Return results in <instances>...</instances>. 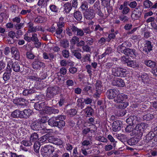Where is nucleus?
<instances>
[{"label":"nucleus","instance_id":"603ef678","mask_svg":"<svg viewBox=\"0 0 157 157\" xmlns=\"http://www.w3.org/2000/svg\"><path fill=\"white\" fill-rule=\"evenodd\" d=\"M107 138L109 141L111 142V144L113 145L114 147H115L117 141H115L113 137L110 135H109L107 136Z\"/></svg>","mask_w":157,"mask_h":157},{"label":"nucleus","instance_id":"412c9836","mask_svg":"<svg viewBox=\"0 0 157 157\" xmlns=\"http://www.w3.org/2000/svg\"><path fill=\"white\" fill-rule=\"evenodd\" d=\"M40 124L38 121H35L31 125V128L34 130L39 131L41 129Z\"/></svg>","mask_w":157,"mask_h":157},{"label":"nucleus","instance_id":"c85d7f7f","mask_svg":"<svg viewBox=\"0 0 157 157\" xmlns=\"http://www.w3.org/2000/svg\"><path fill=\"white\" fill-rule=\"evenodd\" d=\"M140 78H141L142 82L144 84L148 83L150 81L149 76L146 73H143L142 74Z\"/></svg>","mask_w":157,"mask_h":157},{"label":"nucleus","instance_id":"6ab92c4d","mask_svg":"<svg viewBox=\"0 0 157 157\" xmlns=\"http://www.w3.org/2000/svg\"><path fill=\"white\" fill-rule=\"evenodd\" d=\"M33 68L35 69L40 68L41 67H44V63L38 59H35L32 64Z\"/></svg>","mask_w":157,"mask_h":157},{"label":"nucleus","instance_id":"09e8293b","mask_svg":"<svg viewBox=\"0 0 157 157\" xmlns=\"http://www.w3.org/2000/svg\"><path fill=\"white\" fill-rule=\"evenodd\" d=\"M154 117V115L149 113L144 115L143 117L144 120L149 121L153 119Z\"/></svg>","mask_w":157,"mask_h":157},{"label":"nucleus","instance_id":"20e7f679","mask_svg":"<svg viewBox=\"0 0 157 157\" xmlns=\"http://www.w3.org/2000/svg\"><path fill=\"white\" fill-rule=\"evenodd\" d=\"M112 74L115 76L123 77L125 75L126 70L121 67H115L112 69Z\"/></svg>","mask_w":157,"mask_h":157},{"label":"nucleus","instance_id":"c756f323","mask_svg":"<svg viewBox=\"0 0 157 157\" xmlns=\"http://www.w3.org/2000/svg\"><path fill=\"white\" fill-rule=\"evenodd\" d=\"M21 111L19 109H16L12 113L11 116L15 118H21Z\"/></svg>","mask_w":157,"mask_h":157},{"label":"nucleus","instance_id":"1a4fd4ad","mask_svg":"<svg viewBox=\"0 0 157 157\" xmlns=\"http://www.w3.org/2000/svg\"><path fill=\"white\" fill-rule=\"evenodd\" d=\"M66 118V116L64 115H60L58 116V120L56 127L60 129H62L65 126V122L64 120Z\"/></svg>","mask_w":157,"mask_h":157},{"label":"nucleus","instance_id":"6e6d98bb","mask_svg":"<svg viewBox=\"0 0 157 157\" xmlns=\"http://www.w3.org/2000/svg\"><path fill=\"white\" fill-rule=\"evenodd\" d=\"M101 5L103 6L108 7L109 6L110 0H101Z\"/></svg>","mask_w":157,"mask_h":157},{"label":"nucleus","instance_id":"37998d69","mask_svg":"<svg viewBox=\"0 0 157 157\" xmlns=\"http://www.w3.org/2000/svg\"><path fill=\"white\" fill-rule=\"evenodd\" d=\"M67 114L71 117L75 116L77 113V110L74 108L71 109L67 111Z\"/></svg>","mask_w":157,"mask_h":157},{"label":"nucleus","instance_id":"052dcab7","mask_svg":"<svg viewBox=\"0 0 157 157\" xmlns=\"http://www.w3.org/2000/svg\"><path fill=\"white\" fill-rule=\"evenodd\" d=\"M48 134H47L41 137L40 138V141L41 143H47L48 142Z\"/></svg>","mask_w":157,"mask_h":157},{"label":"nucleus","instance_id":"6e6552de","mask_svg":"<svg viewBox=\"0 0 157 157\" xmlns=\"http://www.w3.org/2000/svg\"><path fill=\"white\" fill-rule=\"evenodd\" d=\"M121 52L125 55L131 57H136L137 54L136 50L134 49L125 48L124 50H121Z\"/></svg>","mask_w":157,"mask_h":157},{"label":"nucleus","instance_id":"ea45409f","mask_svg":"<svg viewBox=\"0 0 157 157\" xmlns=\"http://www.w3.org/2000/svg\"><path fill=\"white\" fill-rule=\"evenodd\" d=\"M90 56V54L84 55L82 57L81 61L82 62H90L91 61Z\"/></svg>","mask_w":157,"mask_h":157},{"label":"nucleus","instance_id":"a211bd4d","mask_svg":"<svg viewBox=\"0 0 157 157\" xmlns=\"http://www.w3.org/2000/svg\"><path fill=\"white\" fill-rule=\"evenodd\" d=\"M9 63L10 66L11 65V68H12L13 70L15 72H19L21 71L20 64L19 63L16 62L13 63L12 60L9 61L8 62V63Z\"/></svg>","mask_w":157,"mask_h":157},{"label":"nucleus","instance_id":"c9c22d12","mask_svg":"<svg viewBox=\"0 0 157 157\" xmlns=\"http://www.w3.org/2000/svg\"><path fill=\"white\" fill-rule=\"evenodd\" d=\"M43 57L44 59L51 60L54 58V55L52 53L48 54L46 52H44L43 54Z\"/></svg>","mask_w":157,"mask_h":157},{"label":"nucleus","instance_id":"a19ab883","mask_svg":"<svg viewBox=\"0 0 157 157\" xmlns=\"http://www.w3.org/2000/svg\"><path fill=\"white\" fill-rule=\"evenodd\" d=\"M102 82L99 80H97L95 84V90L96 91H102Z\"/></svg>","mask_w":157,"mask_h":157},{"label":"nucleus","instance_id":"864d4df0","mask_svg":"<svg viewBox=\"0 0 157 157\" xmlns=\"http://www.w3.org/2000/svg\"><path fill=\"white\" fill-rule=\"evenodd\" d=\"M71 52L73 55L78 59H81L82 58L81 54L80 53L78 52L75 50H71Z\"/></svg>","mask_w":157,"mask_h":157},{"label":"nucleus","instance_id":"0eeeda50","mask_svg":"<svg viewBox=\"0 0 157 157\" xmlns=\"http://www.w3.org/2000/svg\"><path fill=\"white\" fill-rule=\"evenodd\" d=\"M95 13L94 10L91 8H89L84 13V17L86 19L91 20L95 16Z\"/></svg>","mask_w":157,"mask_h":157},{"label":"nucleus","instance_id":"f8f14e48","mask_svg":"<svg viewBox=\"0 0 157 157\" xmlns=\"http://www.w3.org/2000/svg\"><path fill=\"white\" fill-rule=\"evenodd\" d=\"M117 95L116 97L114 99V101L116 103H120L125 101L128 98L127 95L124 94H118Z\"/></svg>","mask_w":157,"mask_h":157},{"label":"nucleus","instance_id":"4be33fe9","mask_svg":"<svg viewBox=\"0 0 157 157\" xmlns=\"http://www.w3.org/2000/svg\"><path fill=\"white\" fill-rule=\"evenodd\" d=\"M121 122L118 121H116L113 122L112 124V127L113 131L117 132L121 129Z\"/></svg>","mask_w":157,"mask_h":157},{"label":"nucleus","instance_id":"f257e3e1","mask_svg":"<svg viewBox=\"0 0 157 157\" xmlns=\"http://www.w3.org/2000/svg\"><path fill=\"white\" fill-rule=\"evenodd\" d=\"M148 126L147 124L141 123L137 124L132 132L130 133L131 136H138V138H141L143 134V132Z\"/></svg>","mask_w":157,"mask_h":157},{"label":"nucleus","instance_id":"72a5a7b5","mask_svg":"<svg viewBox=\"0 0 157 157\" xmlns=\"http://www.w3.org/2000/svg\"><path fill=\"white\" fill-rule=\"evenodd\" d=\"M116 137L122 142H125L127 140L126 135L122 134H118L115 135Z\"/></svg>","mask_w":157,"mask_h":157},{"label":"nucleus","instance_id":"4c0bfd02","mask_svg":"<svg viewBox=\"0 0 157 157\" xmlns=\"http://www.w3.org/2000/svg\"><path fill=\"white\" fill-rule=\"evenodd\" d=\"M88 2L86 1H84L81 2L80 8L82 11H86L88 9Z\"/></svg>","mask_w":157,"mask_h":157},{"label":"nucleus","instance_id":"423d86ee","mask_svg":"<svg viewBox=\"0 0 157 157\" xmlns=\"http://www.w3.org/2000/svg\"><path fill=\"white\" fill-rule=\"evenodd\" d=\"M59 91V87L56 86L48 88L47 96L50 98H52L54 96L57 94Z\"/></svg>","mask_w":157,"mask_h":157},{"label":"nucleus","instance_id":"e2e57ef3","mask_svg":"<svg viewBox=\"0 0 157 157\" xmlns=\"http://www.w3.org/2000/svg\"><path fill=\"white\" fill-rule=\"evenodd\" d=\"M47 109L49 110V112L48 113L49 114H50L51 113L54 114L58 113L59 111L58 109H52L50 107H48V109Z\"/></svg>","mask_w":157,"mask_h":157},{"label":"nucleus","instance_id":"9d476101","mask_svg":"<svg viewBox=\"0 0 157 157\" xmlns=\"http://www.w3.org/2000/svg\"><path fill=\"white\" fill-rule=\"evenodd\" d=\"M9 64V63H7L6 71L2 76L3 79L5 82L10 79L11 75L12 69Z\"/></svg>","mask_w":157,"mask_h":157},{"label":"nucleus","instance_id":"c03bdc74","mask_svg":"<svg viewBox=\"0 0 157 157\" xmlns=\"http://www.w3.org/2000/svg\"><path fill=\"white\" fill-rule=\"evenodd\" d=\"M155 134L153 132H150L146 136V140L148 141L152 140L155 137Z\"/></svg>","mask_w":157,"mask_h":157},{"label":"nucleus","instance_id":"338daca9","mask_svg":"<svg viewBox=\"0 0 157 157\" xmlns=\"http://www.w3.org/2000/svg\"><path fill=\"white\" fill-rule=\"evenodd\" d=\"M63 56L65 58H67L70 56V53L69 51L66 49H64L62 51Z\"/></svg>","mask_w":157,"mask_h":157},{"label":"nucleus","instance_id":"2f4dec72","mask_svg":"<svg viewBox=\"0 0 157 157\" xmlns=\"http://www.w3.org/2000/svg\"><path fill=\"white\" fill-rule=\"evenodd\" d=\"M144 63L151 68H154L156 65L155 62L151 60H146L144 61Z\"/></svg>","mask_w":157,"mask_h":157},{"label":"nucleus","instance_id":"bb28decb","mask_svg":"<svg viewBox=\"0 0 157 157\" xmlns=\"http://www.w3.org/2000/svg\"><path fill=\"white\" fill-rule=\"evenodd\" d=\"M140 138L133 137L131 138L127 141L128 144L131 146L136 145L140 141Z\"/></svg>","mask_w":157,"mask_h":157},{"label":"nucleus","instance_id":"aec40b11","mask_svg":"<svg viewBox=\"0 0 157 157\" xmlns=\"http://www.w3.org/2000/svg\"><path fill=\"white\" fill-rule=\"evenodd\" d=\"M21 112V118L27 119L31 114V111L29 109H25Z\"/></svg>","mask_w":157,"mask_h":157},{"label":"nucleus","instance_id":"39448f33","mask_svg":"<svg viewBox=\"0 0 157 157\" xmlns=\"http://www.w3.org/2000/svg\"><path fill=\"white\" fill-rule=\"evenodd\" d=\"M154 45L152 43L148 40L144 41V47L143 48V51L146 54H149L151 51L153 50Z\"/></svg>","mask_w":157,"mask_h":157},{"label":"nucleus","instance_id":"473e14b6","mask_svg":"<svg viewBox=\"0 0 157 157\" xmlns=\"http://www.w3.org/2000/svg\"><path fill=\"white\" fill-rule=\"evenodd\" d=\"M91 136H89L87 138L86 140H85L82 142V145L83 146H87L92 144Z\"/></svg>","mask_w":157,"mask_h":157},{"label":"nucleus","instance_id":"69168bd1","mask_svg":"<svg viewBox=\"0 0 157 157\" xmlns=\"http://www.w3.org/2000/svg\"><path fill=\"white\" fill-rule=\"evenodd\" d=\"M119 18L120 20L123 21V22H126L128 20V17L124 15H122L120 16Z\"/></svg>","mask_w":157,"mask_h":157},{"label":"nucleus","instance_id":"bf43d9fd","mask_svg":"<svg viewBox=\"0 0 157 157\" xmlns=\"http://www.w3.org/2000/svg\"><path fill=\"white\" fill-rule=\"evenodd\" d=\"M48 118L49 117L48 116H43L40 119L38 120V121L40 123V124L45 123L47 122Z\"/></svg>","mask_w":157,"mask_h":157},{"label":"nucleus","instance_id":"680f3d73","mask_svg":"<svg viewBox=\"0 0 157 157\" xmlns=\"http://www.w3.org/2000/svg\"><path fill=\"white\" fill-rule=\"evenodd\" d=\"M85 68L86 70V71L88 74H89L90 75H92V67L90 65L87 64Z\"/></svg>","mask_w":157,"mask_h":157},{"label":"nucleus","instance_id":"a878e982","mask_svg":"<svg viewBox=\"0 0 157 157\" xmlns=\"http://www.w3.org/2000/svg\"><path fill=\"white\" fill-rule=\"evenodd\" d=\"M58 118V116L55 117H52L49 119L48 121V124L52 127H56Z\"/></svg>","mask_w":157,"mask_h":157},{"label":"nucleus","instance_id":"7ed1b4c3","mask_svg":"<svg viewBox=\"0 0 157 157\" xmlns=\"http://www.w3.org/2000/svg\"><path fill=\"white\" fill-rule=\"evenodd\" d=\"M54 151V148L53 147L48 145L42 147L40 150V152L43 156L47 157L49 156Z\"/></svg>","mask_w":157,"mask_h":157},{"label":"nucleus","instance_id":"dca6fc26","mask_svg":"<svg viewBox=\"0 0 157 157\" xmlns=\"http://www.w3.org/2000/svg\"><path fill=\"white\" fill-rule=\"evenodd\" d=\"M112 84L113 86L119 87H123L125 85L123 80L119 78H114L112 81Z\"/></svg>","mask_w":157,"mask_h":157},{"label":"nucleus","instance_id":"49530a36","mask_svg":"<svg viewBox=\"0 0 157 157\" xmlns=\"http://www.w3.org/2000/svg\"><path fill=\"white\" fill-rule=\"evenodd\" d=\"M85 111L88 117L92 116L94 113L93 109L90 107H88L85 109Z\"/></svg>","mask_w":157,"mask_h":157},{"label":"nucleus","instance_id":"9b49d317","mask_svg":"<svg viewBox=\"0 0 157 157\" xmlns=\"http://www.w3.org/2000/svg\"><path fill=\"white\" fill-rule=\"evenodd\" d=\"M128 2L125 1L123 4L120 5L119 8V10H122L121 13L123 15H126L129 13L130 10L129 7L127 6Z\"/></svg>","mask_w":157,"mask_h":157},{"label":"nucleus","instance_id":"ddd939ff","mask_svg":"<svg viewBox=\"0 0 157 157\" xmlns=\"http://www.w3.org/2000/svg\"><path fill=\"white\" fill-rule=\"evenodd\" d=\"M119 92V91L117 89H110L107 90L106 95L109 99H114Z\"/></svg>","mask_w":157,"mask_h":157},{"label":"nucleus","instance_id":"774afa93","mask_svg":"<svg viewBox=\"0 0 157 157\" xmlns=\"http://www.w3.org/2000/svg\"><path fill=\"white\" fill-rule=\"evenodd\" d=\"M96 139L98 141L104 143H106L108 141L107 139L105 137L101 136L97 137Z\"/></svg>","mask_w":157,"mask_h":157},{"label":"nucleus","instance_id":"f03ea898","mask_svg":"<svg viewBox=\"0 0 157 157\" xmlns=\"http://www.w3.org/2000/svg\"><path fill=\"white\" fill-rule=\"evenodd\" d=\"M76 33L77 36L82 37L84 35L83 29H79L74 25L71 26L69 28L66 29V33L69 36H72V33Z\"/></svg>","mask_w":157,"mask_h":157},{"label":"nucleus","instance_id":"2eb2a0df","mask_svg":"<svg viewBox=\"0 0 157 157\" xmlns=\"http://www.w3.org/2000/svg\"><path fill=\"white\" fill-rule=\"evenodd\" d=\"M13 102L14 104L22 107L27 105V101L25 99L22 98L14 99Z\"/></svg>","mask_w":157,"mask_h":157},{"label":"nucleus","instance_id":"e433bc0d","mask_svg":"<svg viewBox=\"0 0 157 157\" xmlns=\"http://www.w3.org/2000/svg\"><path fill=\"white\" fill-rule=\"evenodd\" d=\"M64 10L65 12L69 13L72 9V6L71 3L69 2H67L63 5Z\"/></svg>","mask_w":157,"mask_h":157},{"label":"nucleus","instance_id":"5701e85b","mask_svg":"<svg viewBox=\"0 0 157 157\" xmlns=\"http://www.w3.org/2000/svg\"><path fill=\"white\" fill-rule=\"evenodd\" d=\"M125 62L127 63V66L128 67L133 68L139 67V65L135 60H126Z\"/></svg>","mask_w":157,"mask_h":157},{"label":"nucleus","instance_id":"cd10ccee","mask_svg":"<svg viewBox=\"0 0 157 157\" xmlns=\"http://www.w3.org/2000/svg\"><path fill=\"white\" fill-rule=\"evenodd\" d=\"M74 18L78 21H81L82 17L81 12L79 11H76L74 12Z\"/></svg>","mask_w":157,"mask_h":157},{"label":"nucleus","instance_id":"4d7b16f0","mask_svg":"<svg viewBox=\"0 0 157 157\" xmlns=\"http://www.w3.org/2000/svg\"><path fill=\"white\" fill-rule=\"evenodd\" d=\"M37 5L40 8H43L46 6L47 3L44 2V0H39Z\"/></svg>","mask_w":157,"mask_h":157},{"label":"nucleus","instance_id":"393cba45","mask_svg":"<svg viewBox=\"0 0 157 157\" xmlns=\"http://www.w3.org/2000/svg\"><path fill=\"white\" fill-rule=\"evenodd\" d=\"M11 52L12 54L14 55L16 59H17L19 58V52L16 47H11Z\"/></svg>","mask_w":157,"mask_h":157},{"label":"nucleus","instance_id":"4468645a","mask_svg":"<svg viewBox=\"0 0 157 157\" xmlns=\"http://www.w3.org/2000/svg\"><path fill=\"white\" fill-rule=\"evenodd\" d=\"M141 13L140 9L138 7L136 8L134 10L131 17L134 20H140V19Z\"/></svg>","mask_w":157,"mask_h":157},{"label":"nucleus","instance_id":"5fc2aeb1","mask_svg":"<svg viewBox=\"0 0 157 157\" xmlns=\"http://www.w3.org/2000/svg\"><path fill=\"white\" fill-rule=\"evenodd\" d=\"M37 31V26L33 27L29 25L27 32L29 33L36 32Z\"/></svg>","mask_w":157,"mask_h":157},{"label":"nucleus","instance_id":"3c124183","mask_svg":"<svg viewBox=\"0 0 157 157\" xmlns=\"http://www.w3.org/2000/svg\"><path fill=\"white\" fill-rule=\"evenodd\" d=\"M69 42L67 40H63L60 42V46L63 48H66L69 47Z\"/></svg>","mask_w":157,"mask_h":157},{"label":"nucleus","instance_id":"13d9d810","mask_svg":"<svg viewBox=\"0 0 157 157\" xmlns=\"http://www.w3.org/2000/svg\"><path fill=\"white\" fill-rule=\"evenodd\" d=\"M21 143L26 147L30 146L32 145V143L30 140L29 141L23 140L21 142Z\"/></svg>","mask_w":157,"mask_h":157},{"label":"nucleus","instance_id":"b1692460","mask_svg":"<svg viewBox=\"0 0 157 157\" xmlns=\"http://www.w3.org/2000/svg\"><path fill=\"white\" fill-rule=\"evenodd\" d=\"M46 106L45 102H42L40 103L38 102L35 103L34 107L36 110L40 111L43 110Z\"/></svg>","mask_w":157,"mask_h":157},{"label":"nucleus","instance_id":"79ce46f5","mask_svg":"<svg viewBox=\"0 0 157 157\" xmlns=\"http://www.w3.org/2000/svg\"><path fill=\"white\" fill-rule=\"evenodd\" d=\"M38 134L37 133L34 132L31 135L30 138V140L31 142L34 141L36 142L38 140Z\"/></svg>","mask_w":157,"mask_h":157},{"label":"nucleus","instance_id":"f704fd0d","mask_svg":"<svg viewBox=\"0 0 157 157\" xmlns=\"http://www.w3.org/2000/svg\"><path fill=\"white\" fill-rule=\"evenodd\" d=\"M40 143L38 142H35L34 144V150L35 152L36 153V155H38L39 154V151L40 147Z\"/></svg>","mask_w":157,"mask_h":157},{"label":"nucleus","instance_id":"8fccbe9b","mask_svg":"<svg viewBox=\"0 0 157 157\" xmlns=\"http://www.w3.org/2000/svg\"><path fill=\"white\" fill-rule=\"evenodd\" d=\"M79 41V39L77 36H74L72 37L70 42L71 44L75 45Z\"/></svg>","mask_w":157,"mask_h":157},{"label":"nucleus","instance_id":"7c9ffc66","mask_svg":"<svg viewBox=\"0 0 157 157\" xmlns=\"http://www.w3.org/2000/svg\"><path fill=\"white\" fill-rule=\"evenodd\" d=\"M152 5H153V3L149 0H145L143 2V6L145 9H151Z\"/></svg>","mask_w":157,"mask_h":157},{"label":"nucleus","instance_id":"a18cd8bd","mask_svg":"<svg viewBox=\"0 0 157 157\" xmlns=\"http://www.w3.org/2000/svg\"><path fill=\"white\" fill-rule=\"evenodd\" d=\"M44 20V18L43 17L40 16H37L35 18L34 22L36 23H42L43 22Z\"/></svg>","mask_w":157,"mask_h":157},{"label":"nucleus","instance_id":"58836bf2","mask_svg":"<svg viewBox=\"0 0 157 157\" xmlns=\"http://www.w3.org/2000/svg\"><path fill=\"white\" fill-rule=\"evenodd\" d=\"M117 105V108L121 109H125L128 105V103L127 101H123Z\"/></svg>","mask_w":157,"mask_h":157},{"label":"nucleus","instance_id":"f3484780","mask_svg":"<svg viewBox=\"0 0 157 157\" xmlns=\"http://www.w3.org/2000/svg\"><path fill=\"white\" fill-rule=\"evenodd\" d=\"M50 10L51 11L49 13L48 16H55L58 14L60 12L59 8L55 5H51L49 6Z\"/></svg>","mask_w":157,"mask_h":157},{"label":"nucleus","instance_id":"de8ad7c7","mask_svg":"<svg viewBox=\"0 0 157 157\" xmlns=\"http://www.w3.org/2000/svg\"><path fill=\"white\" fill-rule=\"evenodd\" d=\"M129 42L128 41H125L122 44H121L120 45L117 47L118 50L119 51L123 50V48H126L128 46Z\"/></svg>","mask_w":157,"mask_h":157},{"label":"nucleus","instance_id":"0e129e2a","mask_svg":"<svg viewBox=\"0 0 157 157\" xmlns=\"http://www.w3.org/2000/svg\"><path fill=\"white\" fill-rule=\"evenodd\" d=\"M26 55L28 58L31 59H33L35 57V56L31 52H26Z\"/></svg>","mask_w":157,"mask_h":157}]
</instances>
